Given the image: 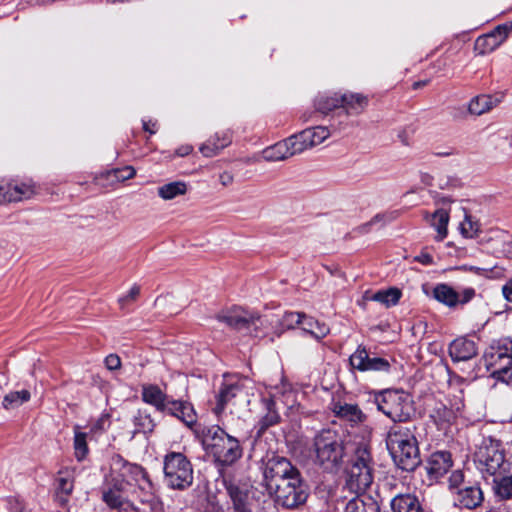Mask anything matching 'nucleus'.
I'll return each instance as SVG.
<instances>
[{
  "label": "nucleus",
  "mask_w": 512,
  "mask_h": 512,
  "mask_svg": "<svg viewBox=\"0 0 512 512\" xmlns=\"http://www.w3.org/2000/svg\"><path fill=\"white\" fill-rule=\"evenodd\" d=\"M133 423L135 426L134 433H152L156 427L155 420L147 410H138L133 417Z\"/></svg>",
  "instance_id": "43"
},
{
  "label": "nucleus",
  "mask_w": 512,
  "mask_h": 512,
  "mask_svg": "<svg viewBox=\"0 0 512 512\" xmlns=\"http://www.w3.org/2000/svg\"><path fill=\"white\" fill-rule=\"evenodd\" d=\"M464 407L463 399L459 398V401L448 408L446 405L440 403L436 405L431 413V418L434 420L439 428H443L445 425H449L456 417V412H459Z\"/></svg>",
  "instance_id": "30"
},
{
  "label": "nucleus",
  "mask_w": 512,
  "mask_h": 512,
  "mask_svg": "<svg viewBox=\"0 0 512 512\" xmlns=\"http://www.w3.org/2000/svg\"><path fill=\"white\" fill-rule=\"evenodd\" d=\"M301 119L303 120V122H306V121H308V120H309V117H308V116H306V114H303V115L301 116Z\"/></svg>",
  "instance_id": "64"
},
{
  "label": "nucleus",
  "mask_w": 512,
  "mask_h": 512,
  "mask_svg": "<svg viewBox=\"0 0 512 512\" xmlns=\"http://www.w3.org/2000/svg\"><path fill=\"white\" fill-rule=\"evenodd\" d=\"M460 269H462L464 271H470L477 275H482V276H488L489 273L492 272V270L488 269V268H481V267H477V266H467V265L462 266Z\"/></svg>",
  "instance_id": "55"
},
{
  "label": "nucleus",
  "mask_w": 512,
  "mask_h": 512,
  "mask_svg": "<svg viewBox=\"0 0 512 512\" xmlns=\"http://www.w3.org/2000/svg\"><path fill=\"white\" fill-rule=\"evenodd\" d=\"M11 182V202H20L32 198L36 194L35 184L29 181Z\"/></svg>",
  "instance_id": "39"
},
{
  "label": "nucleus",
  "mask_w": 512,
  "mask_h": 512,
  "mask_svg": "<svg viewBox=\"0 0 512 512\" xmlns=\"http://www.w3.org/2000/svg\"><path fill=\"white\" fill-rule=\"evenodd\" d=\"M386 215L377 214L375 215L369 222L365 223L361 228L363 230H368V228L376 223L385 222Z\"/></svg>",
  "instance_id": "59"
},
{
  "label": "nucleus",
  "mask_w": 512,
  "mask_h": 512,
  "mask_svg": "<svg viewBox=\"0 0 512 512\" xmlns=\"http://www.w3.org/2000/svg\"><path fill=\"white\" fill-rule=\"evenodd\" d=\"M163 471L164 482L171 489L183 491L193 483V467L183 453H167L163 460Z\"/></svg>",
  "instance_id": "8"
},
{
  "label": "nucleus",
  "mask_w": 512,
  "mask_h": 512,
  "mask_svg": "<svg viewBox=\"0 0 512 512\" xmlns=\"http://www.w3.org/2000/svg\"><path fill=\"white\" fill-rule=\"evenodd\" d=\"M140 294V288L139 286L137 285H134L128 292L127 295L121 297L119 299V303L120 305L123 307L125 304L129 303V302H132L134 300H136V298L139 296Z\"/></svg>",
  "instance_id": "53"
},
{
  "label": "nucleus",
  "mask_w": 512,
  "mask_h": 512,
  "mask_svg": "<svg viewBox=\"0 0 512 512\" xmlns=\"http://www.w3.org/2000/svg\"><path fill=\"white\" fill-rule=\"evenodd\" d=\"M245 395L244 392V383L242 380H225L222 384L218 396H217V405L215 407V412L217 414L221 413L225 406L232 402V400L238 396Z\"/></svg>",
  "instance_id": "22"
},
{
  "label": "nucleus",
  "mask_w": 512,
  "mask_h": 512,
  "mask_svg": "<svg viewBox=\"0 0 512 512\" xmlns=\"http://www.w3.org/2000/svg\"><path fill=\"white\" fill-rule=\"evenodd\" d=\"M429 83V80L417 81L413 83V89H419L421 87L426 86Z\"/></svg>",
  "instance_id": "63"
},
{
  "label": "nucleus",
  "mask_w": 512,
  "mask_h": 512,
  "mask_svg": "<svg viewBox=\"0 0 512 512\" xmlns=\"http://www.w3.org/2000/svg\"><path fill=\"white\" fill-rule=\"evenodd\" d=\"M306 130L308 132V136L310 137V144H312L314 147L324 142L332 134V132L339 130V128L331 124L330 127L315 126L307 128Z\"/></svg>",
  "instance_id": "46"
},
{
  "label": "nucleus",
  "mask_w": 512,
  "mask_h": 512,
  "mask_svg": "<svg viewBox=\"0 0 512 512\" xmlns=\"http://www.w3.org/2000/svg\"><path fill=\"white\" fill-rule=\"evenodd\" d=\"M348 463L345 486L357 495H364L363 493L371 486L374 479L373 460L367 445H359Z\"/></svg>",
  "instance_id": "5"
},
{
  "label": "nucleus",
  "mask_w": 512,
  "mask_h": 512,
  "mask_svg": "<svg viewBox=\"0 0 512 512\" xmlns=\"http://www.w3.org/2000/svg\"><path fill=\"white\" fill-rule=\"evenodd\" d=\"M502 294L508 302H512V278L502 286Z\"/></svg>",
  "instance_id": "56"
},
{
  "label": "nucleus",
  "mask_w": 512,
  "mask_h": 512,
  "mask_svg": "<svg viewBox=\"0 0 512 512\" xmlns=\"http://www.w3.org/2000/svg\"><path fill=\"white\" fill-rule=\"evenodd\" d=\"M415 427L393 426L390 428L386 444L395 464L403 471L412 472L421 463Z\"/></svg>",
  "instance_id": "1"
},
{
  "label": "nucleus",
  "mask_w": 512,
  "mask_h": 512,
  "mask_svg": "<svg viewBox=\"0 0 512 512\" xmlns=\"http://www.w3.org/2000/svg\"><path fill=\"white\" fill-rule=\"evenodd\" d=\"M188 186L184 181H174L162 186L157 189L158 196L164 200H172L178 196L185 195L187 193Z\"/></svg>",
  "instance_id": "41"
},
{
  "label": "nucleus",
  "mask_w": 512,
  "mask_h": 512,
  "mask_svg": "<svg viewBox=\"0 0 512 512\" xmlns=\"http://www.w3.org/2000/svg\"><path fill=\"white\" fill-rule=\"evenodd\" d=\"M479 230V224L472 221L470 216H465V219L460 224V231L466 238H473Z\"/></svg>",
  "instance_id": "50"
},
{
  "label": "nucleus",
  "mask_w": 512,
  "mask_h": 512,
  "mask_svg": "<svg viewBox=\"0 0 512 512\" xmlns=\"http://www.w3.org/2000/svg\"><path fill=\"white\" fill-rule=\"evenodd\" d=\"M499 46L500 44L495 41V38H493L491 35H488V33L479 36L475 41V50L482 55L494 51Z\"/></svg>",
  "instance_id": "49"
},
{
  "label": "nucleus",
  "mask_w": 512,
  "mask_h": 512,
  "mask_svg": "<svg viewBox=\"0 0 512 512\" xmlns=\"http://www.w3.org/2000/svg\"><path fill=\"white\" fill-rule=\"evenodd\" d=\"M416 260L424 265H430L433 263V257L428 253H421L416 257Z\"/></svg>",
  "instance_id": "61"
},
{
  "label": "nucleus",
  "mask_w": 512,
  "mask_h": 512,
  "mask_svg": "<svg viewBox=\"0 0 512 512\" xmlns=\"http://www.w3.org/2000/svg\"><path fill=\"white\" fill-rule=\"evenodd\" d=\"M451 453L448 451H437L432 453L425 465L430 480H438L443 477L452 467Z\"/></svg>",
  "instance_id": "19"
},
{
  "label": "nucleus",
  "mask_w": 512,
  "mask_h": 512,
  "mask_svg": "<svg viewBox=\"0 0 512 512\" xmlns=\"http://www.w3.org/2000/svg\"><path fill=\"white\" fill-rule=\"evenodd\" d=\"M488 249L496 257L508 258L512 255V241L501 233L490 239Z\"/></svg>",
  "instance_id": "40"
},
{
  "label": "nucleus",
  "mask_w": 512,
  "mask_h": 512,
  "mask_svg": "<svg viewBox=\"0 0 512 512\" xmlns=\"http://www.w3.org/2000/svg\"><path fill=\"white\" fill-rule=\"evenodd\" d=\"M202 443L207 453L221 466L234 464L243 454L239 440L218 425L203 429Z\"/></svg>",
  "instance_id": "3"
},
{
  "label": "nucleus",
  "mask_w": 512,
  "mask_h": 512,
  "mask_svg": "<svg viewBox=\"0 0 512 512\" xmlns=\"http://www.w3.org/2000/svg\"><path fill=\"white\" fill-rule=\"evenodd\" d=\"M456 501L463 508L475 509L483 502V492L478 485L465 486L458 490Z\"/></svg>",
  "instance_id": "28"
},
{
  "label": "nucleus",
  "mask_w": 512,
  "mask_h": 512,
  "mask_svg": "<svg viewBox=\"0 0 512 512\" xmlns=\"http://www.w3.org/2000/svg\"><path fill=\"white\" fill-rule=\"evenodd\" d=\"M285 317L289 324L296 323L301 325L303 332L310 334L317 341L326 337L330 332L329 327L325 323H320L311 317H307L305 314L289 312Z\"/></svg>",
  "instance_id": "18"
},
{
  "label": "nucleus",
  "mask_w": 512,
  "mask_h": 512,
  "mask_svg": "<svg viewBox=\"0 0 512 512\" xmlns=\"http://www.w3.org/2000/svg\"><path fill=\"white\" fill-rule=\"evenodd\" d=\"M431 226L437 231L436 239L442 241L448 233L447 226L449 222V214L445 209H438L432 215L429 220Z\"/></svg>",
  "instance_id": "44"
},
{
  "label": "nucleus",
  "mask_w": 512,
  "mask_h": 512,
  "mask_svg": "<svg viewBox=\"0 0 512 512\" xmlns=\"http://www.w3.org/2000/svg\"><path fill=\"white\" fill-rule=\"evenodd\" d=\"M11 203V182H0V205Z\"/></svg>",
  "instance_id": "52"
},
{
  "label": "nucleus",
  "mask_w": 512,
  "mask_h": 512,
  "mask_svg": "<svg viewBox=\"0 0 512 512\" xmlns=\"http://www.w3.org/2000/svg\"><path fill=\"white\" fill-rule=\"evenodd\" d=\"M216 318L233 329L246 330L250 334H253L251 328L254 327L256 329L257 322L261 320L258 314L248 313L239 307L222 311L217 314Z\"/></svg>",
  "instance_id": "15"
},
{
  "label": "nucleus",
  "mask_w": 512,
  "mask_h": 512,
  "mask_svg": "<svg viewBox=\"0 0 512 512\" xmlns=\"http://www.w3.org/2000/svg\"><path fill=\"white\" fill-rule=\"evenodd\" d=\"M219 181L222 184V186L227 187L232 185L234 182V176L232 173L224 171L219 175Z\"/></svg>",
  "instance_id": "57"
},
{
  "label": "nucleus",
  "mask_w": 512,
  "mask_h": 512,
  "mask_svg": "<svg viewBox=\"0 0 512 512\" xmlns=\"http://www.w3.org/2000/svg\"><path fill=\"white\" fill-rule=\"evenodd\" d=\"M402 296V292L400 289L396 287H390L385 290H379L371 295L369 292L364 294V299L368 301H375L383 304L385 307L389 308L395 306Z\"/></svg>",
  "instance_id": "32"
},
{
  "label": "nucleus",
  "mask_w": 512,
  "mask_h": 512,
  "mask_svg": "<svg viewBox=\"0 0 512 512\" xmlns=\"http://www.w3.org/2000/svg\"><path fill=\"white\" fill-rule=\"evenodd\" d=\"M74 450L75 457L78 461H82L88 454L89 448L87 445V434L85 432L75 429L74 434Z\"/></svg>",
  "instance_id": "47"
},
{
  "label": "nucleus",
  "mask_w": 512,
  "mask_h": 512,
  "mask_svg": "<svg viewBox=\"0 0 512 512\" xmlns=\"http://www.w3.org/2000/svg\"><path fill=\"white\" fill-rule=\"evenodd\" d=\"M287 143L290 145V149L294 155L300 154L313 147V145L310 144V137L306 129L288 137Z\"/></svg>",
  "instance_id": "45"
},
{
  "label": "nucleus",
  "mask_w": 512,
  "mask_h": 512,
  "mask_svg": "<svg viewBox=\"0 0 512 512\" xmlns=\"http://www.w3.org/2000/svg\"><path fill=\"white\" fill-rule=\"evenodd\" d=\"M331 410L336 417L352 424L362 423L366 419V415L356 404L334 401L331 403Z\"/></svg>",
  "instance_id": "24"
},
{
  "label": "nucleus",
  "mask_w": 512,
  "mask_h": 512,
  "mask_svg": "<svg viewBox=\"0 0 512 512\" xmlns=\"http://www.w3.org/2000/svg\"><path fill=\"white\" fill-rule=\"evenodd\" d=\"M377 410L394 423L410 421L416 413L411 395L402 389H383L373 393Z\"/></svg>",
  "instance_id": "4"
},
{
  "label": "nucleus",
  "mask_w": 512,
  "mask_h": 512,
  "mask_svg": "<svg viewBox=\"0 0 512 512\" xmlns=\"http://www.w3.org/2000/svg\"><path fill=\"white\" fill-rule=\"evenodd\" d=\"M369 98L362 93L346 92L341 94V109L338 116L360 115L368 106Z\"/></svg>",
  "instance_id": "20"
},
{
  "label": "nucleus",
  "mask_w": 512,
  "mask_h": 512,
  "mask_svg": "<svg viewBox=\"0 0 512 512\" xmlns=\"http://www.w3.org/2000/svg\"><path fill=\"white\" fill-rule=\"evenodd\" d=\"M432 295L438 302L448 306L449 308H454L458 305H465L472 301L476 296V291L472 287L464 288L462 291H456L450 285L440 283L434 287Z\"/></svg>",
  "instance_id": "14"
},
{
  "label": "nucleus",
  "mask_w": 512,
  "mask_h": 512,
  "mask_svg": "<svg viewBox=\"0 0 512 512\" xmlns=\"http://www.w3.org/2000/svg\"><path fill=\"white\" fill-rule=\"evenodd\" d=\"M105 365L111 371L117 370L121 367V359L116 354H110L105 358Z\"/></svg>",
  "instance_id": "54"
},
{
  "label": "nucleus",
  "mask_w": 512,
  "mask_h": 512,
  "mask_svg": "<svg viewBox=\"0 0 512 512\" xmlns=\"http://www.w3.org/2000/svg\"><path fill=\"white\" fill-rule=\"evenodd\" d=\"M315 461L326 472L337 473L346 462L347 448L343 437L332 429H323L313 442Z\"/></svg>",
  "instance_id": "2"
},
{
  "label": "nucleus",
  "mask_w": 512,
  "mask_h": 512,
  "mask_svg": "<svg viewBox=\"0 0 512 512\" xmlns=\"http://www.w3.org/2000/svg\"><path fill=\"white\" fill-rule=\"evenodd\" d=\"M495 494L501 499L512 498V462L499 475H493Z\"/></svg>",
  "instance_id": "31"
},
{
  "label": "nucleus",
  "mask_w": 512,
  "mask_h": 512,
  "mask_svg": "<svg viewBox=\"0 0 512 512\" xmlns=\"http://www.w3.org/2000/svg\"><path fill=\"white\" fill-rule=\"evenodd\" d=\"M263 474L267 490L289 482L292 477H301L299 470L287 458L281 456L268 459Z\"/></svg>",
  "instance_id": "9"
},
{
  "label": "nucleus",
  "mask_w": 512,
  "mask_h": 512,
  "mask_svg": "<svg viewBox=\"0 0 512 512\" xmlns=\"http://www.w3.org/2000/svg\"><path fill=\"white\" fill-rule=\"evenodd\" d=\"M267 412L259 421V432L265 431L267 428L277 424L280 420V416L274 408V403L268 401L266 403Z\"/></svg>",
  "instance_id": "48"
},
{
  "label": "nucleus",
  "mask_w": 512,
  "mask_h": 512,
  "mask_svg": "<svg viewBox=\"0 0 512 512\" xmlns=\"http://www.w3.org/2000/svg\"><path fill=\"white\" fill-rule=\"evenodd\" d=\"M227 493L233 503V512H251L247 505V490L234 483L226 484Z\"/></svg>",
  "instance_id": "35"
},
{
  "label": "nucleus",
  "mask_w": 512,
  "mask_h": 512,
  "mask_svg": "<svg viewBox=\"0 0 512 512\" xmlns=\"http://www.w3.org/2000/svg\"><path fill=\"white\" fill-rule=\"evenodd\" d=\"M315 109L322 114H329L341 108V94L326 93L319 95L314 102Z\"/></svg>",
  "instance_id": "38"
},
{
  "label": "nucleus",
  "mask_w": 512,
  "mask_h": 512,
  "mask_svg": "<svg viewBox=\"0 0 512 512\" xmlns=\"http://www.w3.org/2000/svg\"><path fill=\"white\" fill-rule=\"evenodd\" d=\"M484 363L493 379L512 385V339L494 340L484 353Z\"/></svg>",
  "instance_id": "6"
},
{
  "label": "nucleus",
  "mask_w": 512,
  "mask_h": 512,
  "mask_svg": "<svg viewBox=\"0 0 512 512\" xmlns=\"http://www.w3.org/2000/svg\"><path fill=\"white\" fill-rule=\"evenodd\" d=\"M127 485L135 486L140 502L153 509L158 501L157 488L144 467L134 463Z\"/></svg>",
  "instance_id": "12"
},
{
  "label": "nucleus",
  "mask_w": 512,
  "mask_h": 512,
  "mask_svg": "<svg viewBox=\"0 0 512 512\" xmlns=\"http://www.w3.org/2000/svg\"><path fill=\"white\" fill-rule=\"evenodd\" d=\"M136 174V170L132 166H124L108 170L99 176H95L94 180L100 184L102 180H107L110 184L123 182L132 179Z\"/></svg>",
  "instance_id": "34"
},
{
  "label": "nucleus",
  "mask_w": 512,
  "mask_h": 512,
  "mask_svg": "<svg viewBox=\"0 0 512 512\" xmlns=\"http://www.w3.org/2000/svg\"><path fill=\"white\" fill-rule=\"evenodd\" d=\"M270 494H274L276 501L286 508H296L303 505L308 497L306 485L300 478H290L289 482L268 490Z\"/></svg>",
  "instance_id": "11"
},
{
  "label": "nucleus",
  "mask_w": 512,
  "mask_h": 512,
  "mask_svg": "<svg viewBox=\"0 0 512 512\" xmlns=\"http://www.w3.org/2000/svg\"><path fill=\"white\" fill-rule=\"evenodd\" d=\"M477 354L476 342L466 337L457 338L449 345V356L453 362L468 361Z\"/></svg>",
  "instance_id": "21"
},
{
  "label": "nucleus",
  "mask_w": 512,
  "mask_h": 512,
  "mask_svg": "<svg viewBox=\"0 0 512 512\" xmlns=\"http://www.w3.org/2000/svg\"><path fill=\"white\" fill-rule=\"evenodd\" d=\"M125 487H114L110 483L104 481L102 488V500L111 508L119 512H140L132 502L125 498L122 494Z\"/></svg>",
  "instance_id": "17"
},
{
  "label": "nucleus",
  "mask_w": 512,
  "mask_h": 512,
  "mask_svg": "<svg viewBox=\"0 0 512 512\" xmlns=\"http://www.w3.org/2000/svg\"><path fill=\"white\" fill-rule=\"evenodd\" d=\"M74 488V482L72 477L68 473H59V477L56 479V501L64 506L68 502V496L72 493Z\"/></svg>",
  "instance_id": "37"
},
{
  "label": "nucleus",
  "mask_w": 512,
  "mask_h": 512,
  "mask_svg": "<svg viewBox=\"0 0 512 512\" xmlns=\"http://www.w3.org/2000/svg\"><path fill=\"white\" fill-rule=\"evenodd\" d=\"M142 400L154 406L159 412H164L167 409L168 396L162 389L155 384H145L141 389Z\"/></svg>",
  "instance_id": "26"
},
{
  "label": "nucleus",
  "mask_w": 512,
  "mask_h": 512,
  "mask_svg": "<svg viewBox=\"0 0 512 512\" xmlns=\"http://www.w3.org/2000/svg\"><path fill=\"white\" fill-rule=\"evenodd\" d=\"M262 156L266 161H283L294 156V154L292 153L286 138L283 141H279L276 144L265 148L262 151Z\"/></svg>",
  "instance_id": "36"
},
{
  "label": "nucleus",
  "mask_w": 512,
  "mask_h": 512,
  "mask_svg": "<svg viewBox=\"0 0 512 512\" xmlns=\"http://www.w3.org/2000/svg\"><path fill=\"white\" fill-rule=\"evenodd\" d=\"M344 512H379V505L370 496L356 495L346 503Z\"/></svg>",
  "instance_id": "33"
},
{
  "label": "nucleus",
  "mask_w": 512,
  "mask_h": 512,
  "mask_svg": "<svg viewBox=\"0 0 512 512\" xmlns=\"http://www.w3.org/2000/svg\"><path fill=\"white\" fill-rule=\"evenodd\" d=\"M393 512H424L419 498L412 493L397 494L390 501Z\"/></svg>",
  "instance_id": "27"
},
{
  "label": "nucleus",
  "mask_w": 512,
  "mask_h": 512,
  "mask_svg": "<svg viewBox=\"0 0 512 512\" xmlns=\"http://www.w3.org/2000/svg\"><path fill=\"white\" fill-rule=\"evenodd\" d=\"M474 462L482 474L499 475L511 463L505 456L501 441L492 437L484 438L474 454Z\"/></svg>",
  "instance_id": "7"
},
{
  "label": "nucleus",
  "mask_w": 512,
  "mask_h": 512,
  "mask_svg": "<svg viewBox=\"0 0 512 512\" xmlns=\"http://www.w3.org/2000/svg\"><path fill=\"white\" fill-rule=\"evenodd\" d=\"M349 365L359 372L389 373L391 370V362L388 359L371 354L363 345H359L350 355Z\"/></svg>",
  "instance_id": "13"
},
{
  "label": "nucleus",
  "mask_w": 512,
  "mask_h": 512,
  "mask_svg": "<svg viewBox=\"0 0 512 512\" xmlns=\"http://www.w3.org/2000/svg\"><path fill=\"white\" fill-rule=\"evenodd\" d=\"M143 129L150 134H155L157 132V122L152 120L143 121Z\"/></svg>",
  "instance_id": "60"
},
{
  "label": "nucleus",
  "mask_w": 512,
  "mask_h": 512,
  "mask_svg": "<svg viewBox=\"0 0 512 512\" xmlns=\"http://www.w3.org/2000/svg\"><path fill=\"white\" fill-rule=\"evenodd\" d=\"M504 98L503 94L498 96L492 95H478L471 99L468 104V111L472 115L480 116L489 112L491 109L496 107L499 103L502 102Z\"/></svg>",
  "instance_id": "29"
},
{
  "label": "nucleus",
  "mask_w": 512,
  "mask_h": 512,
  "mask_svg": "<svg viewBox=\"0 0 512 512\" xmlns=\"http://www.w3.org/2000/svg\"><path fill=\"white\" fill-rule=\"evenodd\" d=\"M108 465V471L104 472L105 482L114 487H126L134 463L127 461L119 454H113Z\"/></svg>",
  "instance_id": "16"
},
{
  "label": "nucleus",
  "mask_w": 512,
  "mask_h": 512,
  "mask_svg": "<svg viewBox=\"0 0 512 512\" xmlns=\"http://www.w3.org/2000/svg\"><path fill=\"white\" fill-rule=\"evenodd\" d=\"M181 420L187 426H192L196 422V413L191 403L182 400H175L169 397L167 409L163 412Z\"/></svg>",
  "instance_id": "23"
},
{
  "label": "nucleus",
  "mask_w": 512,
  "mask_h": 512,
  "mask_svg": "<svg viewBox=\"0 0 512 512\" xmlns=\"http://www.w3.org/2000/svg\"><path fill=\"white\" fill-rule=\"evenodd\" d=\"M450 485L453 487L459 486L463 482V474L461 471H455L449 478Z\"/></svg>",
  "instance_id": "58"
},
{
  "label": "nucleus",
  "mask_w": 512,
  "mask_h": 512,
  "mask_svg": "<svg viewBox=\"0 0 512 512\" xmlns=\"http://www.w3.org/2000/svg\"><path fill=\"white\" fill-rule=\"evenodd\" d=\"M231 142L232 135L229 131L217 132L203 143L199 150L205 157H214L229 146Z\"/></svg>",
  "instance_id": "25"
},
{
  "label": "nucleus",
  "mask_w": 512,
  "mask_h": 512,
  "mask_svg": "<svg viewBox=\"0 0 512 512\" xmlns=\"http://www.w3.org/2000/svg\"><path fill=\"white\" fill-rule=\"evenodd\" d=\"M192 150H193L192 146L184 145V146L179 147L176 150V155L180 156V157H184V156L189 155L192 152Z\"/></svg>",
  "instance_id": "62"
},
{
  "label": "nucleus",
  "mask_w": 512,
  "mask_h": 512,
  "mask_svg": "<svg viewBox=\"0 0 512 512\" xmlns=\"http://www.w3.org/2000/svg\"><path fill=\"white\" fill-rule=\"evenodd\" d=\"M509 33V27L507 25H498L488 35L495 38L500 45L505 41Z\"/></svg>",
  "instance_id": "51"
},
{
  "label": "nucleus",
  "mask_w": 512,
  "mask_h": 512,
  "mask_svg": "<svg viewBox=\"0 0 512 512\" xmlns=\"http://www.w3.org/2000/svg\"><path fill=\"white\" fill-rule=\"evenodd\" d=\"M30 399L31 393L27 389L11 391L3 397L2 407L6 410H14L28 402Z\"/></svg>",
  "instance_id": "42"
},
{
  "label": "nucleus",
  "mask_w": 512,
  "mask_h": 512,
  "mask_svg": "<svg viewBox=\"0 0 512 512\" xmlns=\"http://www.w3.org/2000/svg\"><path fill=\"white\" fill-rule=\"evenodd\" d=\"M263 474L267 490L289 482L292 477H301L299 470L287 458L281 456L268 459Z\"/></svg>",
  "instance_id": "10"
}]
</instances>
